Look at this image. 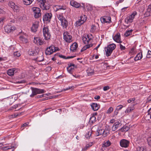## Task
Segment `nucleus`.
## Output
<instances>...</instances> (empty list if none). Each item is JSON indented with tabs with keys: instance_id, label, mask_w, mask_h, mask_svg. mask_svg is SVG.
I'll list each match as a JSON object with an SVG mask.
<instances>
[{
	"instance_id": "obj_1",
	"label": "nucleus",
	"mask_w": 151,
	"mask_h": 151,
	"mask_svg": "<svg viewBox=\"0 0 151 151\" xmlns=\"http://www.w3.org/2000/svg\"><path fill=\"white\" fill-rule=\"evenodd\" d=\"M93 37L91 34L84 35L82 37L83 43L85 44L91 43L93 41Z\"/></svg>"
},
{
	"instance_id": "obj_2",
	"label": "nucleus",
	"mask_w": 151,
	"mask_h": 151,
	"mask_svg": "<svg viewBox=\"0 0 151 151\" xmlns=\"http://www.w3.org/2000/svg\"><path fill=\"white\" fill-rule=\"evenodd\" d=\"M116 45L114 44H111L108 46L107 47L105 48V54L107 56L110 55L113 51L115 49Z\"/></svg>"
},
{
	"instance_id": "obj_3",
	"label": "nucleus",
	"mask_w": 151,
	"mask_h": 151,
	"mask_svg": "<svg viewBox=\"0 0 151 151\" xmlns=\"http://www.w3.org/2000/svg\"><path fill=\"white\" fill-rule=\"evenodd\" d=\"M58 47H55L53 45H51L47 47L45 53L47 55H50L58 50Z\"/></svg>"
},
{
	"instance_id": "obj_4",
	"label": "nucleus",
	"mask_w": 151,
	"mask_h": 151,
	"mask_svg": "<svg viewBox=\"0 0 151 151\" xmlns=\"http://www.w3.org/2000/svg\"><path fill=\"white\" fill-rule=\"evenodd\" d=\"M42 32L45 40H48L50 39L51 35L48 27H44L43 28Z\"/></svg>"
},
{
	"instance_id": "obj_5",
	"label": "nucleus",
	"mask_w": 151,
	"mask_h": 151,
	"mask_svg": "<svg viewBox=\"0 0 151 151\" xmlns=\"http://www.w3.org/2000/svg\"><path fill=\"white\" fill-rule=\"evenodd\" d=\"M32 93L30 95V97H32L37 94L43 93L45 92L44 89H40L36 88H31Z\"/></svg>"
},
{
	"instance_id": "obj_6",
	"label": "nucleus",
	"mask_w": 151,
	"mask_h": 151,
	"mask_svg": "<svg viewBox=\"0 0 151 151\" xmlns=\"http://www.w3.org/2000/svg\"><path fill=\"white\" fill-rule=\"evenodd\" d=\"M63 39L65 41L70 43L72 41V36L67 31L65 32L63 34Z\"/></svg>"
},
{
	"instance_id": "obj_7",
	"label": "nucleus",
	"mask_w": 151,
	"mask_h": 151,
	"mask_svg": "<svg viewBox=\"0 0 151 151\" xmlns=\"http://www.w3.org/2000/svg\"><path fill=\"white\" fill-rule=\"evenodd\" d=\"M32 10L34 13V17L35 18H39L41 16V10L39 8L34 7L32 8Z\"/></svg>"
},
{
	"instance_id": "obj_8",
	"label": "nucleus",
	"mask_w": 151,
	"mask_h": 151,
	"mask_svg": "<svg viewBox=\"0 0 151 151\" xmlns=\"http://www.w3.org/2000/svg\"><path fill=\"white\" fill-rule=\"evenodd\" d=\"M137 14V12L135 11L134 12L130 15L127 17L125 19V22L127 24L132 22Z\"/></svg>"
},
{
	"instance_id": "obj_9",
	"label": "nucleus",
	"mask_w": 151,
	"mask_h": 151,
	"mask_svg": "<svg viewBox=\"0 0 151 151\" xmlns=\"http://www.w3.org/2000/svg\"><path fill=\"white\" fill-rule=\"evenodd\" d=\"M100 20L102 23H110L111 22V18L109 16H104L101 17Z\"/></svg>"
},
{
	"instance_id": "obj_10",
	"label": "nucleus",
	"mask_w": 151,
	"mask_h": 151,
	"mask_svg": "<svg viewBox=\"0 0 151 151\" xmlns=\"http://www.w3.org/2000/svg\"><path fill=\"white\" fill-rule=\"evenodd\" d=\"M34 42L37 45H40L45 43L44 40L38 37H34Z\"/></svg>"
},
{
	"instance_id": "obj_11",
	"label": "nucleus",
	"mask_w": 151,
	"mask_h": 151,
	"mask_svg": "<svg viewBox=\"0 0 151 151\" xmlns=\"http://www.w3.org/2000/svg\"><path fill=\"white\" fill-rule=\"evenodd\" d=\"M129 141L124 139H122L120 142V145L122 147H127L129 146Z\"/></svg>"
},
{
	"instance_id": "obj_12",
	"label": "nucleus",
	"mask_w": 151,
	"mask_h": 151,
	"mask_svg": "<svg viewBox=\"0 0 151 151\" xmlns=\"http://www.w3.org/2000/svg\"><path fill=\"white\" fill-rule=\"evenodd\" d=\"M52 17V14L51 13H46L43 17V19L44 21H47L49 22Z\"/></svg>"
},
{
	"instance_id": "obj_13",
	"label": "nucleus",
	"mask_w": 151,
	"mask_h": 151,
	"mask_svg": "<svg viewBox=\"0 0 151 151\" xmlns=\"http://www.w3.org/2000/svg\"><path fill=\"white\" fill-rule=\"evenodd\" d=\"M16 28L14 26L11 25H7L4 27L5 31L8 33L12 32Z\"/></svg>"
},
{
	"instance_id": "obj_14",
	"label": "nucleus",
	"mask_w": 151,
	"mask_h": 151,
	"mask_svg": "<svg viewBox=\"0 0 151 151\" xmlns=\"http://www.w3.org/2000/svg\"><path fill=\"white\" fill-rule=\"evenodd\" d=\"M41 8L43 10H47L49 9L50 6L49 4L46 1H44L39 4Z\"/></svg>"
},
{
	"instance_id": "obj_15",
	"label": "nucleus",
	"mask_w": 151,
	"mask_h": 151,
	"mask_svg": "<svg viewBox=\"0 0 151 151\" xmlns=\"http://www.w3.org/2000/svg\"><path fill=\"white\" fill-rule=\"evenodd\" d=\"M78 47V45L76 42H74L72 44L70 47V50L71 52H74L76 51Z\"/></svg>"
},
{
	"instance_id": "obj_16",
	"label": "nucleus",
	"mask_w": 151,
	"mask_h": 151,
	"mask_svg": "<svg viewBox=\"0 0 151 151\" xmlns=\"http://www.w3.org/2000/svg\"><path fill=\"white\" fill-rule=\"evenodd\" d=\"M92 132H104V130L103 129H99V127L97 126L93 127L92 129Z\"/></svg>"
},
{
	"instance_id": "obj_17",
	"label": "nucleus",
	"mask_w": 151,
	"mask_h": 151,
	"mask_svg": "<svg viewBox=\"0 0 151 151\" xmlns=\"http://www.w3.org/2000/svg\"><path fill=\"white\" fill-rule=\"evenodd\" d=\"M113 39L114 41L117 43H120L121 42L120 39V35L119 33H117L113 37Z\"/></svg>"
},
{
	"instance_id": "obj_18",
	"label": "nucleus",
	"mask_w": 151,
	"mask_h": 151,
	"mask_svg": "<svg viewBox=\"0 0 151 151\" xmlns=\"http://www.w3.org/2000/svg\"><path fill=\"white\" fill-rule=\"evenodd\" d=\"M38 26L39 24L38 22H36L33 23L31 27L32 31L34 32H36L37 31Z\"/></svg>"
},
{
	"instance_id": "obj_19",
	"label": "nucleus",
	"mask_w": 151,
	"mask_h": 151,
	"mask_svg": "<svg viewBox=\"0 0 151 151\" xmlns=\"http://www.w3.org/2000/svg\"><path fill=\"white\" fill-rule=\"evenodd\" d=\"M70 5L75 8H78L80 7V4L77 2L73 0H71L70 1Z\"/></svg>"
},
{
	"instance_id": "obj_20",
	"label": "nucleus",
	"mask_w": 151,
	"mask_h": 151,
	"mask_svg": "<svg viewBox=\"0 0 151 151\" xmlns=\"http://www.w3.org/2000/svg\"><path fill=\"white\" fill-rule=\"evenodd\" d=\"M91 107L94 111H97L100 108V105L96 103H92L91 105Z\"/></svg>"
},
{
	"instance_id": "obj_21",
	"label": "nucleus",
	"mask_w": 151,
	"mask_h": 151,
	"mask_svg": "<svg viewBox=\"0 0 151 151\" xmlns=\"http://www.w3.org/2000/svg\"><path fill=\"white\" fill-rule=\"evenodd\" d=\"M16 69L14 68L8 70L7 71V74L9 76H12L14 75Z\"/></svg>"
},
{
	"instance_id": "obj_22",
	"label": "nucleus",
	"mask_w": 151,
	"mask_h": 151,
	"mask_svg": "<svg viewBox=\"0 0 151 151\" xmlns=\"http://www.w3.org/2000/svg\"><path fill=\"white\" fill-rule=\"evenodd\" d=\"M86 45L84 46L81 50V52H83L85 50L87 49H88L90 47H92L93 46V44L91 43L90 44H86Z\"/></svg>"
},
{
	"instance_id": "obj_23",
	"label": "nucleus",
	"mask_w": 151,
	"mask_h": 151,
	"mask_svg": "<svg viewBox=\"0 0 151 151\" xmlns=\"http://www.w3.org/2000/svg\"><path fill=\"white\" fill-rule=\"evenodd\" d=\"M142 57V52H139L136 55L134 58V60L135 61H137L141 59Z\"/></svg>"
},
{
	"instance_id": "obj_24",
	"label": "nucleus",
	"mask_w": 151,
	"mask_h": 151,
	"mask_svg": "<svg viewBox=\"0 0 151 151\" xmlns=\"http://www.w3.org/2000/svg\"><path fill=\"white\" fill-rule=\"evenodd\" d=\"M61 25L63 28H67L68 25V23L66 19H65L63 21H61Z\"/></svg>"
},
{
	"instance_id": "obj_25",
	"label": "nucleus",
	"mask_w": 151,
	"mask_h": 151,
	"mask_svg": "<svg viewBox=\"0 0 151 151\" xmlns=\"http://www.w3.org/2000/svg\"><path fill=\"white\" fill-rule=\"evenodd\" d=\"M79 19L84 23L87 19V17L86 15L82 14L80 17Z\"/></svg>"
},
{
	"instance_id": "obj_26",
	"label": "nucleus",
	"mask_w": 151,
	"mask_h": 151,
	"mask_svg": "<svg viewBox=\"0 0 151 151\" xmlns=\"http://www.w3.org/2000/svg\"><path fill=\"white\" fill-rule=\"evenodd\" d=\"M111 145V143L109 140L107 141H105L103 142V143L102 145V147H107L110 146Z\"/></svg>"
},
{
	"instance_id": "obj_27",
	"label": "nucleus",
	"mask_w": 151,
	"mask_h": 151,
	"mask_svg": "<svg viewBox=\"0 0 151 151\" xmlns=\"http://www.w3.org/2000/svg\"><path fill=\"white\" fill-rule=\"evenodd\" d=\"M55 8L56 9V11L60 9L65 10V6L60 5H56L55 6Z\"/></svg>"
},
{
	"instance_id": "obj_28",
	"label": "nucleus",
	"mask_w": 151,
	"mask_h": 151,
	"mask_svg": "<svg viewBox=\"0 0 151 151\" xmlns=\"http://www.w3.org/2000/svg\"><path fill=\"white\" fill-rule=\"evenodd\" d=\"M83 24V23H82L81 21L79 19H78V20L76 21L75 23L74 24V25L75 27H78L81 25Z\"/></svg>"
},
{
	"instance_id": "obj_29",
	"label": "nucleus",
	"mask_w": 151,
	"mask_h": 151,
	"mask_svg": "<svg viewBox=\"0 0 151 151\" xmlns=\"http://www.w3.org/2000/svg\"><path fill=\"white\" fill-rule=\"evenodd\" d=\"M34 0H23L24 4L26 5H29L31 4Z\"/></svg>"
},
{
	"instance_id": "obj_30",
	"label": "nucleus",
	"mask_w": 151,
	"mask_h": 151,
	"mask_svg": "<svg viewBox=\"0 0 151 151\" xmlns=\"http://www.w3.org/2000/svg\"><path fill=\"white\" fill-rule=\"evenodd\" d=\"M92 145V143H90L89 144H87L86 146L83 149V150L84 151H86Z\"/></svg>"
},
{
	"instance_id": "obj_31",
	"label": "nucleus",
	"mask_w": 151,
	"mask_h": 151,
	"mask_svg": "<svg viewBox=\"0 0 151 151\" xmlns=\"http://www.w3.org/2000/svg\"><path fill=\"white\" fill-rule=\"evenodd\" d=\"M19 39L23 43H26L27 42V39L24 36H20L19 37Z\"/></svg>"
},
{
	"instance_id": "obj_32",
	"label": "nucleus",
	"mask_w": 151,
	"mask_h": 151,
	"mask_svg": "<svg viewBox=\"0 0 151 151\" xmlns=\"http://www.w3.org/2000/svg\"><path fill=\"white\" fill-rule=\"evenodd\" d=\"M28 53L30 55H33L36 54V52L33 49H30L28 51Z\"/></svg>"
},
{
	"instance_id": "obj_33",
	"label": "nucleus",
	"mask_w": 151,
	"mask_h": 151,
	"mask_svg": "<svg viewBox=\"0 0 151 151\" xmlns=\"http://www.w3.org/2000/svg\"><path fill=\"white\" fill-rule=\"evenodd\" d=\"M44 58L42 55H41L35 59V60L37 62H41L44 60Z\"/></svg>"
},
{
	"instance_id": "obj_34",
	"label": "nucleus",
	"mask_w": 151,
	"mask_h": 151,
	"mask_svg": "<svg viewBox=\"0 0 151 151\" xmlns=\"http://www.w3.org/2000/svg\"><path fill=\"white\" fill-rule=\"evenodd\" d=\"M129 129V127L127 126H124L121 128V130L122 132H127Z\"/></svg>"
},
{
	"instance_id": "obj_35",
	"label": "nucleus",
	"mask_w": 151,
	"mask_h": 151,
	"mask_svg": "<svg viewBox=\"0 0 151 151\" xmlns=\"http://www.w3.org/2000/svg\"><path fill=\"white\" fill-rule=\"evenodd\" d=\"M29 124V122H27L23 124L21 127V129L22 130H23L25 128L28 126Z\"/></svg>"
},
{
	"instance_id": "obj_36",
	"label": "nucleus",
	"mask_w": 151,
	"mask_h": 151,
	"mask_svg": "<svg viewBox=\"0 0 151 151\" xmlns=\"http://www.w3.org/2000/svg\"><path fill=\"white\" fill-rule=\"evenodd\" d=\"M58 18L59 20L60 21V22L63 21L65 19L62 14H60L58 15Z\"/></svg>"
},
{
	"instance_id": "obj_37",
	"label": "nucleus",
	"mask_w": 151,
	"mask_h": 151,
	"mask_svg": "<svg viewBox=\"0 0 151 151\" xmlns=\"http://www.w3.org/2000/svg\"><path fill=\"white\" fill-rule=\"evenodd\" d=\"M132 31L133 30L132 29H131L130 30L127 31L124 34L125 36L126 37L129 36L132 34Z\"/></svg>"
},
{
	"instance_id": "obj_38",
	"label": "nucleus",
	"mask_w": 151,
	"mask_h": 151,
	"mask_svg": "<svg viewBox=\"0 0 151 151\" xmlns=\"http://www.w3.org/2000/svg\"><path fill=\"white\" fill-rule=\"evenodd\" d=\"M14 56L15 57H18L21 55V54L19 51H17L14 52L13 54Z\"/></svg>"
},
{
	"instance_id": "obj_39",
	"label": "nucleus",
	"mask_w": 151,
	"mask_h": 151,
	"mask_svg": "<svg viewBox=\"0 0 151 151\" xmlns=\"http://www.w3.org/2000/svg\"><path fill=\"white\" fill-rule=\"evenodd\" d=\"M13 146H6L2 147L1 148L2 150H6L11 149L14 147Z\"/></svg>"
},
{
	"instance_id": "obj_40",
	"label": "nucleus",
	"mask_w": 151,
	"mask_h": 151,
	"mask_svg": "<svg viewBox=\"0 0 151 151\" xmlns=\"http://www.w3.org/2000/svg\"><path fill=\"white\" fill-rule=\"evenodd\" d=\"M145 147L142 146L138 147L137 148V151H145Z\"/></svg>"
},
{
	"instance_id": "obj_41",
	"label": "nucleus",
	"mask_w": 151,
	"mask_h": 151,
	"mask_svg": "<svg viewBox=\"0 0 151 151\" xmlns=\"http://www.w3.org/2000/svg\"><path fill=\"white\" fill-rule=\"evenodd\" d=\"M5 19V18L4 17L0 18V27L3 26Z\"/></svg>"
},
{
	"instance_id": "obj_42",
	"label": "nucleus",
	"mask_w": 151,
	"mask_h": 151,
	"mask_svg": "<svg viewBox=\"0 0 151 151\" xmlns=\"http://www.w3.org/2000/svg\"><path fill=\"white\" fill-rule=\"evenodd\" d=\"M134 109V107H129L128 108L126 109L125 112L127 113H129L131 112Z\"/></svg>"
},
{
	"instance_id": "obj_43",
	"label": "nucleus",
	"mask_w": 151,
	"mask_h": 151,
	"mask_svg": "<svg viewBox=\"0 0 151 151\" xmlns=\"http://www.w3.org/2000/svg\"><path fill=\"white\" fill-rule=\"evenodd\" d=\"M73 67H68L67 68V70L68 72L70 74H72V73L73 70L74 69Z\"/></svg>"
},
{
	"instance_id": "obj_44",
	"label": "nucleus",
	"mask_w": 151,
	"mask_h": 151,
	"mask_svg": "<svg viewBox=\"0 0 151 151\" xmlns=\"http://www.w3.org/2000/svg\"><path fill=\"white\" fill-rule=\"evenodd\" d=\"M92 133H86L85 136L87 139H89L91 137Z\"/></svg>"
},
{
	"instance_id": "obj_45",
	"label": "nucleus",
	"mask_w": 151,
	"mask_h": 151,
	"mask_svg": "<svg viewBox=\"0 0 151 151\" xmlns=\"http://www.w3.org/2000/svg\"><path fill=\"white\" fill-rule=\"evenodd\" d=\"M9 6L11 7L13 9V8L15 6V4L12 2H10L9 3Z\"/></svg>"
},
{
	"instance_id": "obj_46",
	"label": "nucleus",
	"mask_w": 151,
	"mask_h": 151,
	"mask_svg": "<svg viewBox=\"0 0 151 151\" xmlns=\"http://www.w3.org/2000/svg\"><path fill=\"white\" fill-rule=\"evenodd\" d=\"M96 29V28L95 26L93 25L91 27L90 31L92 32H94Z\"/></svg>"
},
{
	"instance_id": "obj_47",
	"label": "nucleus",
	"mask_w": 151,
	"mask_h": 151,
	"mask_svg": "<svg viewBox=\"0 0 151 151\" xmlns=\"http://www.w3.org/2000/svg\"><path fill=\"white\" fill-rule=\"evenodd\" d=\"M147 140L148 145L151 147V137H148Z\"/></svg>"
},
{
	"instance_id": "obj_48",
	"label": "nucleus",
	"mask_w": 151,
	"mask_h": 151,
	"mask_svg": "<svg viewBox=\"0 0 151 151\" xmlns=\"http://www.w3.org/2000/svg\"><path fill=\"white\" fill-rule=\"evenodd\" d=\"M113 111V108L112 107H110L109 108L107 111L106 113L108 114H110Z\"/></svg>"
},
{
	"instance_id": "obj_49",
	"label": "nucleus",
	"mask_w": 151,
	"mask_h": 151,
	"mask_svg": "<svg viewBox=\"0 0 151 151\" xmlns=\"http://www.w3.org/2000/svg\"><path fill=\"white\" fill-rule=\"evenodd\" d=\"M13 9L14 11H16V12H17L19 10V7L17 5H16L13 8Z\"/></svg>"
},
{
	"instance_id": "obj_50",
	"label": "nucleus",
	"mask_w": 151,
	"mask_h": 151,
	"mask_svg": "<svg viewBox=\"0 0 151 151\" xmlns=\"http://www.w3.org/2000/svg\"><path fill=\"white\" fill-rule=\"evenodd\" d=\"M147 58H150L151 57V51L148 50L147 55Z\"/></svg>"
},
{
	"instance_id": "obj_51",
	"label": "nucleus",
	"mask_w": 151,
	"mask_h": 151,
	"mask_svg": "<svg viewBox=\"0 0 151 151\" xmlns=\"http://www.w3.org/2000/svg\"><path fill=\"white\" fill-rule=\"evenodd\" d=\"M122 107L123 106L122 105H119L116 107V110L119 111L122 108Z\"/></svg>"
},
{
	"instance_id": "obj_52",
	"label": "nucleus",
	"mask_w": 151,
	"mask_h": 151,
	"mask_svg": "<svg viewBox=\"0 0 151 151\" xmlns=\"http://www.w3.org/2000/svg\"><path fill=\"white\" fill-rule=\"evenodd\" d=\"M135 100V98H131L129 99L128 100V102L129 103H130L132 101H133Z\"/></svg>"
},
{
	"instance_id": "obj_53",
	"label": "nucleus",
	"mask_w": 151,
	"mask_h": 151,
	"mask_svg": "<svg viewBox=\"0 0 151 151\" xmlns=\"http://www.w3.org/2000/svg\"><path fill=\"white\" fill-rule=\"evenodd\" d=\"M96 119V117L94 116H92L90 119V120L92 122H93L94 121H95Z\"/></svg>"
},
{
	"instance_id": "obj_54",
	"label": "nucleus",
	"mask_w": 151,
	"mask_h": 151,
	"mask_svg": "<svg viewBox=\"0 0 151 151\" xmlns=\"http://www.w3.org/2000/svg\"><path fill=\"white\" fill-rule=\"evenodd\" d=\"M119 46L120 48V49L121 50H124L125 48V46H123L122 45H121V44H120L119 45Z\"/></svg>"
},
{
	"instance_id": "obj_55",
	"label": "nucleus",
	"mask_w": 151,
	"mask_h": 151,
	"mask_svg": "<svg viewBox=\"0 0 151 151\" xmlns=\"http://www.w3.org/2000/svg\"><path fill=\"white\" fill-rule=\"evenodd\" d=\"M110 88V87L108 86H105L103 88V90L104 91H106L108 90H109Z\"/></svg>"
},
{
	"instance_id": "obj_56",
	"label": "nucleus",
	"mask_w": 151,
	"mask_h": 151,
	"mask_svg": "<svg viewBox=\"0 0 151 151\" xmlns=\"http://www.w3.org/2000/svg\"><path fill=\"white\" fill-rule=\"evenodd\" d=\"M46 97V94H42L40 95H38L37 96V98H41L43 97Z\"/></svg>"
},
{
	"instance_id": "obj_57",
	"label": "nucleus",
	"mask_w": 151,
	"mask_h": 151,
	"mask_svg": "<svg viewBox=\"0 0 151 151\" xmlns=\"http://www.w3.org/2000/svg\"><path fill=\"white\" fill-rule=\"evenodd\" d=\"M37 1L38 2V4L39 5L42 2L44 1H45L46 0H37Z\"/></svg>"
},
{
	"instance_id": "obj_58",
	"label": "nucleus",
	"mask_w": 151,
	"mask_h": 151,
	"mask_svg": "<svg viewBox=\"0 0 151 151\" xmlns=\"http://www.w3.org/2000/svg\"><path fill=\"white\" fill-rule=\"evenodd\" d=\"M104 133H102V134L101 133H96V134H95V136H98L100 135H101L102 134H103Z\"/></svg>"
},
{
	"instance_id": "obj_59",
	"label": "nucleus",
	"mask_w": 151,
	"mask_h": 151,
	"mask_svg": "<svg viewBox=\"0 0 151 151\" xmlns=\"http://www.w3.org/2000/svg\"><path fill=\"white\" fill-rule=\"evenodd\" d=\"M19 105H20L19 104H16L13 106V108L14 109H17Z\"/></svg>"
},
{
	"instance_id": "obj_60",
	"label": "nucleus",
	"mask_w": 151,
	"mask_h": 151,
	"mask_svg": "<svg viewBox=\"0 0 151 151\" xmlns=\"http://www.w3.org/2000/svg\"><path fill=\"white\" fill-rule=\"evenodd\" d=\"M148 114L149 115H150V117H151V108L148 110Z\"/></svg>"
},
{
	"instance_id": "obj_61",
	"label": "nucleus",
	"mask_w": 151,
	"mask_h": 151,
	"mask_svg": "<svg viewBox=\"0 0 151 151\" xmlns=\"http://www.w3.org/2000/svg\"><path fill=\"white\" fill-rule=\"evenodd\" d=\"M75 66V65L74 64L70 63L68 67H74Z\"/></svg>"
},
{
	"instance_id": "obj_62",
	"label": "nucleus",
	"mask_w": 151,
	"mask_h": 151,
	"mask_svg": "<svg viewBox=\"0 0 151 151\" xmlns=\"http://www.w3.org/2000/svg\"><path fill=\"white\" fill-rule=\"evenodd\" d=\"M119 111V110H116V109L114 112V115H117Z\"/></svg>"
},
{
	"instance_id": "obj_63",
	"label": "nucleus",
	"mask_w": 151,
	"mask_h": 151,
	"mask_svg": "<svg viewBox=\"0 0 151 151\" xmlns=\"http://www.w3.org/2000/svg\"><path fill=\"white\" fill-rule=\"evenodd\" d=\"M18 114L16 115L15 114H14L12 115V117L13 118L16 117L18 116Z\"/></svg>"
},
{
	"instance_id": "obj_64",
	"label": "nucleus",
	"mask_w": 151,
	"mask_h": 151,
	"mask_svg": "<svg viewBox=\"0 0 151 151\" xmlns=\"http://www.w3.org/2000/svg\"><path fill=\"white\" fill-rule=\"evenodd\" d=\"M72 76L76 78H80V76L78 75H73Z\"/></svg>"
}]
</instances>
